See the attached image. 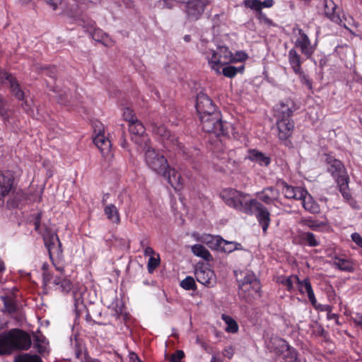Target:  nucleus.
Instances as JSON below:
<instances>
[{
    "mask_svg": "<svg viewBox=\"0 0 362 362\" xmlns=\"http://www.w3.org/2000/svg\"><path fill=\"white\" fill-rule=\"evenodd\" d=\"M196 109L203 131L216 135L228 133V123L222 119L221 112L216 110L215 104L206 93L200 92L197 94Z\"/></svg>",
    "mask_w": 362,
    "mask_h": 362,
    "instance_id": "nucleus-1",
    "label": "nucleus"
},
{
    "mask_svg": "<svg viewBox=\"0 0 362 362\" xmlns=\"http://www.w3.org/2000/svg\"><path fill=\"white\" fill-rule=\"evenodd\" d=\"M31 338L26 332L14 329L0 337V354H9L14 350H28Z\"/></svg>",
    "mask_w": 362,
    "mask_h": 362,
    "instance_id": "nucleus-2",
    "label": "nucleus"
},
{
    "mask_svg": "<svg viewBox=\"0 0 362 362\" xmlns=\"http://www.w3.org/2000/svg\"><path fill=\"white\" fill-rule=\"evenodd\" d=\"M42 237L52 265L57 271L63 274L64 272L63 249L58 235L51 229L46 228Z\"/></svg>",
    "mask_w": 362,
    "mask_h": 362,
    "instance_id": "nucleus-3",
    "label": "nucleus"
},
{
    "mask_svg": "<svg viewBox=\"0 0 362 362\" xmlns=\"http://www.w3.org/2000/svg\"><path fill=\"white\" fill-rule=\"evenodd\" d=\"M243 278L239 281V296L247 303H251L260 297V281L250 271L243 273Z\"/></svg>",
    "mask_w": 362,
    "mask_h": 362,
    "instance_id": "nucleus-4",
    "label": "nucleus"
},
{
    "mask_svg": "<svg viewBox=\"0 0 362 362\" xmlns=\"http://www.w3.org/2000/svg\"><path fill=\"white\" fill-rule=\"evenodd\" d=\"M141 148L144 151L146 164L156 173L160 175L165 172V168L169 167L168 160L163 153L151 147V143Z\"/></svg>",
    "mask_w": 362,
    "mask_h": 362,
    "instance_id": "nucleus-5",
    "label": "nucleus"
},
{
    "mask_svg": "<svg viewBox=\"0 0 362 362\" xmlns=\"http://www.w3.org/2000/svg\"><path fill=\"white\" fill-rule=\"evenodd\" d=\"M245 214L247 215H255L256 218L262 228L264 234H266L271 223L270 212L267 208L256 199L249 200L246 205Z\"/></svg>",
    "mask_w": 362,
    "mask_h": 362,
    "instance_id": "nucleus-6",
    "label": "nucleus"
},
{
    "mask_svg": "<svg viewBox=\"0 0 362 362\" xmlns=\"http://www.w3.org/2000/svg\"><path fill=\"white\" fill-rule=\"evenodd\" d=\"M323 156L327 170L336 183L349 178L347 170L340 160L337 159L331 153H324Z\"/></svg>",
    "mask_w": 362,
    "mask_h": 362,
    "instance_id": "nucleus-7",
    "label": "nucleus"
},
{
    "mask_svg": "<svg viewBox=\"0 0 362 362\" xmlns=\"http://www.w3.org/2000/svg\"><path fill=\"white\" fill-rule=\"evenodd\" d=\"M211 56H207L209 64L212 69L220 74V68L221 66L233 62L235 57L233 55L228 47L226 46H220L217 50H211L209 52Z\"/></svg>",
    "mask_w": 362,
    "mask_h": 362,
    "instance_id": "nucleus-8",
    "label": "nucleus"
},
{
    "mask_svg": "<svg viewBox=\"0 0 362 362\" xmlns=\"http://www.w3.org/2000/svg\"><path fill=\"white\" fill-rule=\"evenodd\" d=\"M246 196V194L232 188L225 189L221 193V197L226 205L243 213L249 203V200L245 199Z\"/></svg>",
    "mask_w": 362,
    "mask_h": 362,
    "instance_id": "nucleus-9",
    "label": "nucleus"
},
{
    "mask_svg": "<svg viewBox=\"0 0 362 362\" xmlns=\"http://www.w3.org/2000/svg\"><path fill=\"white\" fill-rule=\"evenodd\" d=\"M288 60L293 71L298 76L300 81L305 85L308 90H313V81L308 74H305L302 69L303 61L296 49H291L288 52Z\"/></svg>",
    "mask_w": 362,
    "mask_h": 362,
    "instance_id": "nucleus-10",
    "label": "nucleus"
},
{
    "mask_svg": "<svg viewBox=\"0 0 362 362\" xmlns=\"http://www.w3.org/2000/svg\"><path fill=\"white\" fill-rule=\"evenodd\" d=\"M153 134L163 143V146L168 149H182V144L180 143L177 137L172 134L171 132L164 125H154L153 127Z\"/></svg>",
    "mask_w": 362,
    "mask_h": 362,
    "instance_id": "nucleus-11",
    "label": "nucleus"
},
{
    "mask_svg": "<svg viewBox=\"0 0 362 362\" xmlns=\"http://www.w3.org/2000/svg\"><path fill=\"white\" fill-rule=\"evenodd\" d=\"M197 281L207 287H214L216 284V276L213 270L204 263L199 262L194 269Z\"/></svg>",
    "mask_w": 362,
    "mask_h": 362,
    "instance_id": "nucleus-12",
    "label": "nucleus"
},
{
    "mask_svg": "<svg viewBox=\"0 0 362 362\" xmlns=\"http://www.w3.org/2000/svg\"><path fill=\"white\" fill-rule=\"evenodd\" d=\"M298 109V106L294 100L288 98H285L274 107V116L276 118L284 119H293V113Z\"/></svg>",
    "mask_w": 362,
    "mask_h": 362,
    "instance_id": "nucleus-13",
    "label": "nucleus"
},
{
    "mask_svg": "<svg viewBox=\"0 0 362 362\" xmlns=\"http://www.w3.org/2000/svg\"><path fill=\"white\" fill-rule=\"evenodd\" d=\"M129 130L132 134V140L141 148L151 143L149 137L145 134L146 129L144 124L137 119L129 124Z\"/></svg>",
    "mask_w": 362,
    "mask_h": 362,
    "instance_id": "nucleus-14",
    "label": "nucleus"
},
{
    "mask_svg": "<svg viewBox=\"0 0 362 362\" xmlns=\"http://www.w3.org/2000/svg\"><path fill=\"white\" fill-rule=\"evenodd\" d=\"M229 127H228V129ZM216 136V139L214 141V144H212V153L213 156L219 160H227L228 158V152L230 151L228 143L230 141V138L225 137L228 134V132L225 135H216V134H214Z\"/></svg>",
    "mask_w": 362,
    "mask_h": 362,
    "instance_id": "nucleus-15",
    "label": "nucleus"
},
{
    "mask_svg": "<svg viewBox=\"0 0 362 362\" xmlns=\"http://www.w3.org/2000/svg\"><path fill=\"white\" fill-rule=\"evenodd\" d=\"M298 37L296 38L294 47L293 49L298 48L301 54L306 57L310 59L315 51V47L312 45L311 42L308 36L301 28L298 29Z\"/></svg>",
    "mask_w": 362,
    "mask_h": 362,
    "instance_id": "nucleus-16",
    "label": "nucleus"
},
{
    "mask_svg": "<svg viewBox=\"0 0 362 362\" xmlns=\"http://www.w3.org/2000/svg\"><path fill=\"white\" fill-rule=\"evenodd\" d=\"M185 12L190 21H197L202 15L208 0H187Z\"/></svg>",
    "mask_w": 362,
    "mask_h": 362,
    "instance_id": "nucleus-17",
    "label": "nucleus"
},
{
    "mask_svg": "<svg viewBox=\"0 0 362 362\" xmlns=\"http://www.w3.org/2000/svg\"><path fill=\"white\" fill-rule=\"evenodd\" d=\"M277 137L281 141H288L292 136L295 122L293 119L276 118Z\"/></svg>",
    "mask_w": 362,
    "mask_h": 362,
    "instance_id": "nucleus-18",
    "label": "nucleus"
},
{
    "mask_svg": "<svg viewBox=\"0 0 362 362\" xmlns=\"http://www.w3.org/2000/svg\"><path fill=\"white\" fill-rule=\"evenodd\" d=\"M175 191H180L183 187V179L180 173L170 165L165 168V172L160 174Z\"/></svg>",
    "mask_w": 362,
    "mask_h": 362,
    "instance_id": "nucleus-19",
    "label": "nucleus"
},
{
    "mask_svg": "<svg viewBox=\"0 0 362 362\" xmlns=\"http://www.w3.org/2000/svg\"><path fill=\"white\" fill-rule=\"evenodd\" d=\"M46 286H50L55 291L62 293H68L72 289L73 284L71 280L66 277L54 276Z\"/></svg>",
    "mask_w": 362,
    "mask_h": 362,
    "instance_id": "nucleus-20",
    "label": "nucleus"
},
{
    "mask_svg": "<svg viewBox=\"0 0 362 362\" xmlns=\"http://www.w3.org/2000/svg\"><path fill=\"white\" fill-rule=\"evenodd\" d=\"M323 7L325 16L333 23L341 25L343 22L339 13L337 11V6L332 0H323Z\"/></svg>",
    "mask_w": 362,
    "mask_h": 362,
    "instance_id": "nucleus-21",
    "label": "nucleus"
},
{
    "mask_svg": "<svg viewBox=\"0 0 362 362\" xmlns=\"http://www.w3.org/2000/svg\"><path fill=\"white\" fill-rule=\"evenodd\" d=\"M13 180V175L11 171H0V194L2 197L8 195L11 192Z\"/></svg>",
    "mask_w": 362,
    "mask_h": 362,
    "instance_id": "nucleus-22",
    "label": "nucleus"
},
{
    "mask_svg": "<svg viewBox=\"0 0 362 362\" xmlns=\"http://www.w3.org/2000/svg\"><path fill=\"white\" fill-rule=\"evenodd\" d=\"M282 193L286 199L300 200L306 194V189L301 187H293L283 182Z\"/></svg>",
    "mask_w": 362,
    "mask_h": 362,
    "instance_id": "nucleus-23",
    "label": "nucleus"
},
{
    "mask_svg": "<svg viewBox=\"0 0 362 362\" xmlns=\"http://www.w3.org/2000/svg\"><path fill=\"white\" fill-rule=\"evenodd\" d=\"M302 202L303 209L313 214H317L320 212V204L314 199V198L308 193L306 189V194H303L300 199Z\"/></svg>",
    "mask_w": 362,
    "mask_h": 362,
    "instance_id": "nucleus-24",
    "label": "nucleus"
},
{
    "mask_svg": "<svg viewBox=\"0 0 362 362\" xmlns=\"http://www.w3.org/2000/svg\"><path fill=\"white\" fill-rule=\"evenodd\" d=\"M276 342L280 347L279 351L288 362H293L297 359V352L296 349L291 347L286 340L279 339L276 340Z\"/></svg>",
    "mask_w": 362,
    "mask_h": 362,
    "instance_id": "nucleus-25",
    "label": "nucleus"
},
{
    "mask_svg": "<svg viewBox=\"0 0 362 362\" xmlns=\"http://www.w3.org/2000/svg\"><path fill=\"white\" fill-rule=\"evenodd\" d=\"M298 243L301 245L317 247L320 245V241L316 235L311 232H300L298 235Z\"/></svg>",
    "mask_w": 362,
    "mask_h": 362,
    "instance_id": "nucleus-26",
    "label": "nucleus"
},
{
    "mask_svg": "<svg viewBox=\"0 0 362 362\" xmlns=\"http://www.w3.org/2000/svg\"><path fill=\"white\" fill-rule=\"evenodd\" d=\"M93 143L100 149L102 154H107L111 148V142L108 138L105 136L104 132H98L93 139Z\"/></svg>",
    "mask_w": 362,
    "mask_h": 362,
    "instance_id": "nucleus-27",
    "label": "nucleus"
},
{
    "mask_svg": "<svg viewBox=\"0 0 362 362\" xmlns=\"http://www.w3.org/2000/svg\"><path fill=\"white\" fill-rule=\"evenodd\" d=\"M90 35L94 40L101 43L105 47H110L114 45L112 38L100 28H97L93 29V31H90Z\"/></svg>",
    "mask_w": 362,
    "mask_h": 362,
    "instance_id": "nucleus-28",
    "label": "nucleus"
},
{
    "mask_svg": "<svg viewBox=\"0 0 362 362\" xmlns=\"http://www.w3.org/2000/svg\"><path fill=\"white\" fill-rule=\"evenodd\" d=\"M300 223L303 226L308 227L314 231H321L323 227L328 226V222L327 221H320L312 217L302 218Z\"/></svg>",
    "mask_w": 362,
    "mask_h": 362,
    "instance_id": "nucleus-29",
    "label": "nucleus"
},
{
    "mask_svg": "<svg viewBox=\"0 0 362 362\" xmlns=\"http://www.w3.org/2000/svg\"><path fill=\"white\" fill-rule=\"evenodd\" d=\"M1 300L4 303V313L13 314L18 310L16 297L13 295H6L1 296Z\"/></svg>",
    "mask_w": 362,
    "mask_h": 362,
    "instance_id": "nucleus-30",
    "label": "nucleus"
},
{
    "mask_svg": "<svg viewBox=\"0 0 362 362\" xmlns=\"http://www.w3.org/2000/svg\"><path fill=\"white\" fill-rule=\"evenodd\" d=\"M202 242L212 250H219L223 244V239L219 235L205 234L202 237Z\"/></svg>",
    "mask_w": 362,
    "mask_h": 362,
    "instance_id": "nucleus-31",
    "label": "nucleus"
},
{
    "mask_svg": "<svg viewBox=\"0 0 362 362\" xmlns=\"http://www.w3.org/2000/svg\"><path fill=\"white\" fill-rule=\"evenodd\" d=\"M249 158L262 166H268L271 163L270 157L267 156L265 154L256 149L250 151Z\"/></svg>",
    "mask_w": 362,
    "mask_h": 362,
    "instance_id": "nucleus-32",
    "label": "nucleus"
},
{
    "mask_svg": "<svg viewBox=\"0 0 362 362\" xmlns=\"http://www.w3.org/2000/svg\"><path fill=\"white\" fill-rule=\"evenodd\" d=\"M333 266L340 271L353 272L354 270V264L351 260L336 257L333 259Z\"/></svg>",
    "mask_w": 362,
    "mask_h": 362,
    "instance_id": "nucleus-33",
    "label": "nucleus"
},
{
    "mask_svg": "<svg viewBox=\"0 0 362 362\" xmlns=\"http://www.w3.org/2000/svg\"><path fill=\"white\" fill-rule=\"evenodd\" d=\"M299 277L297 275H291L289 276H280L278 277L276 282L284 286L286 290L292 293L294 291L293 284L296 282L298 284Z\"/></svg>",
    "mask_w": 362,
    "mask_h": 362,
    "instance_id": "nucleus-34",
    "label": "nucleus"
},
{
    "mask_svg": "<svg viewBox=\"0 0 362 362\" xmlns=\"http://www.w3.org/2000/svg\"><path fill=\"white\" fill-rule=\"evenodd\" d=\"M104 213L107 218L117 225L121 222L120 215L118 209L114 204H108L104 208Z\"/></svg>",
    "mask_w": 362,
    "mask_h": 362,
    "instance_id": "nucleus-35",
    "label": "nucleus"
},
{
    "mask_svg": "<svg viewBox=\"0 0 362 362\" xmlns=\"http://www.w3.org/2000/svg\"><path fill=\"white\" fill-rule=\"evenodd\" d=\"M192 253L207 262L213 261L214 258L209 251L202 245L195 244L191 247Z\"/></svg>",
    "mask_w": 362,
    "mask_h": 362,
    "instance_id": "nucleus-36",
    "label": "nucleus"
},
{
    "mask_svg": "<svg viewBox=\"0 0 362 362\" xmlns=\"http://www.w3.org/2000/svg\"><path fill=\"white\" fill-rule=\"evenodd\" d=\"M349 178L345 180H343L340 182H337V185L339 187V192H341L344 199L350 204L353 205L355 203L354 198L351 196V194L349 187Z\"/></svg>",
    "mask_w": 362,
    "mask_h": 362,
    "instance_id": "nucleus-37",
    "label": "nucleus"
},
{
    "mask_svg": "<svg viewBox=\"0 0 362 362\" xmlns=\"http://www.w3.org/2000/svg\"><path fill=\"white\" fill-rule=\"evenodd\" d=\"M48 341L42 334L37 335L35 337L34 348L37 349L40 354H44L48 352Z\"/></svg>",
    "mask_w": 362,
    "mask_h": 362,
    "instance_id": "nucleus-38",
    "label": "nucleus"
},
{
    "mask_svg": "<svg viewBox=\"0 0 362 362\" xmlns=\"http://www.w3.org/2000/svg\"><path fill=\"white\" fill-rule=\"evenodd\" d=\"M222 320L226 324L225 331L228 333H236L238 331L239 327L237 322L233 319L230 316L227 315H222Z\"/></svg>",
    "mask_w": 362,
    "mask_h": 362,
    "instance_id": "nucleus-39",
    "label": "nucleus"
},
{
    "mask_svg": "<svg viewBox=\"0 0 362 362\" xmlns=\"http://www.w3.org/2000/svg\"><path fill=\"white\" fill-rule=\"evenodd\" d=\"M274 191V188L272 187L264 188L262 192L258 193V197L259 200L267 204H272L273 198L272 197V196L273 195Z\"/></svg>",
    "mask_w": 362,
    "mask_h": 362,
    "instance_id": "nucleus-40",
    "label": "nucleus"
},
{
    "mask_svg": "<svg viewBox=\"0 0 362 362\" xmlns=\"http://www.w3.org/2000/svg\"><path fill=\"white\" fill-rule=\"evenodd\" d=\"M0 117L4 123L8 122L10 119L9 109L7 107V101L0 94Z\"/></svg>",
    "mask_w": 362,
    "mask_h": 362,
    "instance_id": "nucleus-41",
    "label": "nucleus"
},
{
    "mask_svg": "<svg viewBox=\"0 0 362 362\" xmlns=\"http://www.w3.org/2000/svg\"><path fill=\"white\" fill-rule=\"evenodd\" d=\"M14 362H43L42 358L37 355H31L30 354H22L18 355Z\"/></svg>",
    "mask_w": 362,
    "mask_h": 362,
    "instance_id": "nucleus-42",
    "label": "nucleus"
},
{
    "mask_svg": "<svg viewBox=\"0 0 362 362\" xmlns=\"http://www.w3.org/2000/svg\"><path fill=\"white\" fill-rule=\"evenodd\" d=\"M341 18H342L343 22L340 25L343 26L344 28L348 30L351 33H354V30L353 28H357L358 24L354 21L353 17L350 16H346L345 15H343L342 16H341Z\"/></svg>",
    "mask_w": 362,
    "mask_h": 362,
    "instance_id": "nucleus-43",
    "label": "nucleus"
},
{
    "mask_svg": "<svg viewBox=\"0 0 362 362\" xmlns=\"http://www.w3.org/2000/svg\"><path fill=\"white\" fill-rule=\"evenodd\" d=\"M244 69V66L238 68L233 66H227L223 69L222 74L228 78H233L238 72H243Z\"/></svg>",
    "mask_w": 362,
    "mask_h": 362,
    "instance_id": "nucleus-44",
    "label": "nucleus"
},
{
    "mask_svg": "<svg viewBox=\"0 0 362 362\" xmlns=\"http://www.w3.org/2000/svg\"><path fill=\"white\" fill-rule=\"evenodd\" d=\"M241 245L235 242H229L223 239V244L219 249L224 252H232L235 250H238Z\"/></svg>",
    "mask_w": 362,
    "mask_h": 362,
    "instance_id": "nucleus-45",
    "label": "nucleus"
},
{
    "mask_svg": "<svg viewBox=\"0 0 362 362\" xmlns=\"http://www.w3.org/2000/svg\"><path fill=\"white\" fill-rule=\"evenodd\" d=\"M180 286L187 291H195L197 288L194 278L189 276H187L180 282Z\"/></svg>",
    "mask_w": 362,
    "mask_h": 362,
    "instance_id": "nucleus-46",
    "label": "nucleus"
},
{
    "mask_svg": "<svg viewBox=\"0 0 362 362\" xmlns=\"http://www.w3.org/2000/svg\"><path fill=\"white\" fill-rule=\"evenodd\" d=\"M298 287V291L301 294H303L305 292L307 293L308 291H310L313 289L310 281L308 278H306L303 280H300L299 279Z\"/></svg>",
    "mask_w": 362,
    "mask_h": 362,
    "instance_id": "nucleus-47",
    "label": "nucleus"
},
{
    "mask_svg": "<svg viewBox=\"0 0 362 362\" xmlns=\"http://www.w3.org/2000/svg\"><path fill=\"white\" fill-rule=\"evenodd\" d=\"M157 257L153 256L150 257L148 261L147 268L149 273H153V271L159 266L160 260L159 255H157Z\"/></svg>",
    "mask_w": 362,
    "mask_h": 362,
    "instance_id": "nucleus-48",
    "label": "nucleus"
},
{
    "mask_svg": "<svg viewBox=\"0 0 362 362\" xmlns=\"http://www.w3.org/2000/svg\"><path fill=\"white\" fill-rule=\"evenodd\" d=\"M243 5L246 8H250L252 10H254L256 13L261 11L260 1L259 0H245L243 1Z\"/></svg>",
    "mask_w": 362,
    "mask_h": 362,
    "instance_id": "nucleus-49",
    "label": "nucleus"
},
{
    "mask_svg": "<svg viewBox=\"0 0 362 362\" xmlns=\"http://www.w3.org/2000/svg\"><path fill=\"white\" fill-rule=\"evenodd\" d=\"M79 25L86 28V30L89 33L90 31L97 28L95 27V22L91 19H81L79 21Z\"/></svg>",
    "mask_w": 362,
    "mask_h": 362,
    "instance_id": "nucleus-50",
    "label": "nucleus"
},
{
    "mask_svg": "<svg viewBox=\"0 0 362 362\" xmlns=\"http://www.w3.org/2000/svg\"><path fill=\"white\" fill-rule=\"evenodd\" d=\"M42 278L43 282L45 285L47 283L50 282V280L54 277L52 274L49 272V264L47 263H44L42 266Z\"/></svg>",
    "mask_w": 362,
    "mask_h": 362,
    "instance_id": "nucleus-51",
    "label": "nucleus"
},
{
    "mask_svg": "<svg viewBox=\"0 0 362 362\" xmlns=\"http://www.w3.org/2000/svg\"><path fill=\"white\" fill-rule=\"evenodd\" d=\"M123 117L124 120L128 122L129 124L134 122L136 119L135 117L133 110L129 107H126L124 109Z\"/></svg>",
    "mask_w": 362,
    "mask_h": 362,
    "instance_id": "nucleus-52",
    "label": "nucleus"
},
{
    "mask_svg": "<svg viewBox=\"0 0 362 362\" xmlns=\"http://www.w3.org/2000/svg\"><path fill=\"white\" fill-rule=\"evenodd\" d=\"M256 18L260 21L263 22L267 25H274L273 21L268 18L265 13L262 12V10L256 13Z\"/></svg>",
    "mask_w": 362,
    "mask_h": 362,
    "instance_id": "nucleus-53",
    "label": "nucleus"
},
{
    "mask_svg": "<svg viewBox=\"0 0 362 362\" xmlns=\"http://www.w3.org/2000/svg\"><path fill=\"white\" fill-rule=\"evenodd\" d=\"M185 354L181 350H177L170 356V362H181V360L184 358Z\"/></svg>",
    "mask_w": 362,
    "mask_h": 362,
    "instance_id": "nucleus-54",
    "label": "nucleus"
},
{
    "mask_svg": "<svg viewBox=\"0 0 362 362\" xmlns=\"http://www.w3.org/2000/svg\"><path fill=\"white\" fill-rule=\"evenodd\" d=\"M156 6L159 8H172L173 7V3L170 0H158Z\"/></svg>",
    "mask_w": 362,
    "mask_h": 362,
    "instance_id": "nucleus-55",
    "label": "nucleus"
},
{
    "mask_svg": "<svg viewBox=\"0 0 362 362\" xmlns=\"http://www.w3.org/2000/svg\"><path fill=\"white\" fill-rule=\"evenodd\" d=\"M45 74L52 78H55L57 76L56 66H48L44 68Z\"/></svg>",
    "mask_w": 362,
    "mask_h": 362,
    "instance_id": "nucleus-56",
    "label": "nucleus"
},
{
    "mask_svg": "<svg viewBox=\"0 0 362 362\" xmlns=\"http://www.w3.org/2000/svg\"><path fill=\"white\" fill-rule=\"evenodd\" d=\"M352 241L361 249H362V236L358 233H354L351 235Z\"/></svg>",
    "mask_w": 362,
    "mask_h": 362,
    "instance_id": "nucleus-57",
    "label": "nucleus"
},
{
    "mask_svg": "<svg viewBox=\"0 0 362 362\" xmlns=\"http://www.w3.org/2000/svg\"><path fill=\"white\" fill-rule=\"evenodd\" d=\"M313 307L317 310H319L321 312H327V313H331L332 310V307L329 305H322V304H319V303H316L315 306H313Z\"/></svg>",
    "mask_w": 362,
    "mask_h": 362,
    "instance_id": "nucleus-58",
    "label": "nucleus"
},
{
    "mask_svg": "<svg viewBox=\"0 0 362 362\" xmlns=\"http://www.w3.org/2000/svg\"><path fill=\"white\" fill-rule=\"evenodd\" d=\"M53 10H56L58 5L62 3V0H43Z\"/></svg>",
    "mask_w": 362,
    "mask_h": 362,
    "instance_id": "nucleus-59",
    "label": "nucleus"
},
{
    "mask_svg": "<svg viewBox=\"0 0 362 362\" xmlns=\"http://www.w3.org/2000/svg\"><path fill=\"white\" fill-rule=\"evenodd\" d=\"M247 58V54L244 52H238L236 53V57H235L234 62H243L246 60Z\"/></svg>",
    "mask_w": 362,
    "mask_h": 362,
    "instance_id": "nucleus-60",
    "label": "nucleus"
},
{
    "mask_svg": "<svg viewBox=\"0 0 362 362\" xmlns=\"http://www.w3.org/2000/svg\"><path fill=\"white\" fill-rule=\"evenodd\" d=\"M307 295H308V300L310 302V303L312 304V305L315 306L317 300H316L313 289H312L310 291H308Z\"/></svg>",
    "mask_w": 362,
    "mask_h": 362,
    "instance_id": "nucleus-61",
    "label": "nucleus"
},
{
    "mask_svg": "<svg viewBox=\"0 0 362 362\" xmlns=\"http://www.w3.org/2000/svg\"><path fill=\"white\" fill-rule=\"evenodd\" d=\"M76 358L80 361L84 358V355H86L83 352L82 349L79 346H76L75 349Z\"/></svg>",
    "mask_w": 362,
    "mask_h": 362,
    "instance_id": "nucleus-62",
    "label": "nucleus"
},
{
    "mask_svg": "<svg viewBox=\"0 0 362 362\" xmlns=\"http://www.w3.org/2000/svg\"><path fill=\"white\" fill-rule=\"evenodd\" d=\"M274 0H264V1H260L261 10H262V8H271L274 5Z\"/></svg>",
    "mask_w": 362,
    "mask_h": 362,
    "instance_id": "nucleus-63",
    "label": "nucleus"
},
{
    "mask_svg": "<svg viewBox=\"0 0 362 362\" xmlns=\"http://www.w3.org/2000/svg\"><path fill=\"white\" fill-rule=\"evenodd\" d=\"M144 256H153L155 255V251L151 247H146L144 249Z\"/></svg>",
    "mask_w": 362,
    "mask_h": 362,
    "instance_id": "nucleus-64",
    "label": "nucleus"
}]
</instances>
